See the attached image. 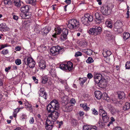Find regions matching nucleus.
<instances>
[{
    "label": "nucleus",
    "mask_w": 130,
    "mask_h": 130,
    "mask_svg": "<svg viewBox=\"0 0 130 130\" xmlns=\"http://www.w3.org/2000/svg\"><path fill=\"white\" fill-rule=\"evenodd\" d=\"M30 7L28 5H26L21 8V13L20 15L22 19H28L30 18L31 16V13L28 11Z\"/></svg>",
    "instance_id": "f257e3e1"
},
{
    "label": "nucleus",
    "mask_w": 130,
    "mask_h": 130,
    "mask_svg": "<svg viewBox=\"0 0 130 130\" xmlns=\"http://www.w3.org/2000/svg\"><path fill=\"white\" fill-rule=\"evenodd\" d=\"M58 102L55 100L52 101L47 107V109L48 112L51 113L55 110H58L59 108Z\"/></svg>",
    "instance_id": "f03ea898"
},
{
    "label": "nucleus",
    "mask_w": 130,
    "mask_h": 130,
    "mask_svg": "<svg viewBox=\"0 0 130 130\" xmlns=\"http://www.w3.org/2000/svg\"><path fill=\"white\" fill-rule=\"evenodd\" d=\"M79 25V23L78 21L72 19L68 21L67 26L70 29L73 30L77 28Z\"/></svg>",
    "instance_id": "7ed1b4c3"
},
{
    "label": "nucleus",
    "mask_w": 130,
    "mask_h": 130,
    "mask_svg": "<svg viewBox=\"0 0 130 130\" xmlns=\"http://www.w3.org/2000/svg\"><path fill=\"white\" fill-rule=\"evenodd\" d=\"M63 48L60 46H57L52 47L50 50L51 55L56 56L59 54H62L63 51Z\"/></svg>",
    "instance_id": "20e7f679"
},
{
    "label": "nucleus",
    "mask_w": 130,
    "mask_h": 130,
    "mask_svg": "<svg viewBox=\"0 0 130 130\" xmlns=\"http://www.w3.org/2000/svg\"><path fill=\"white\" fill-rule=\"evenodd\" d=\"M93 20V17L89 14H85L84 16L81 19V21L83 24L87 26L89 25V23Z\"/></svg>",
    "instance_id": "39448f33"
},
{
    "label": "nucleus",
    "mask_w": 130,
    "mask_h": 130,
    "mask_svg": "<svg viewBox=\"0 0 130 130\" xmlns=\"http://www.w3.org/2000/svg\"><path fill=\"white\" fill-rule=\"evenodd\" d=\"M102 31V28L100 26H94L92 28H90L88 31L90 34L96 36L99 35Z\"/></svg>",
    "instance_id": "423d86ee"
},
{
    "label": "nucleus",
    "mask_w": 130,
    "mask_h": 130,
    "mask_svg": "<svg viewBox=\"0 0 130 130\" xmlns=\"http://www.w3.org/2000/svg\"><path fill=\"white\" fill-rule=\"evenodd\" d=\"M59 67L63 70L70 71L73 69V64L72 62L69 61L66 64L63 63L61 64Z\"/></svg>",
    "instance_id": "0eeeda50"
},
{
    "label": "nucleus",
    "mask_w": 130,
    "mask_h": 130,
    "mask_svg": "<svg viewBox=\"0 0 130 130\" xmlns=\"http://www.w3.org/2000/svg\"><path fill=\"white\" fill-rule=\"evenodd\" d=\"M112 8L108 6L104 5L101 7V11L103 15H109L112 12Z\"/></svg>",
    "instance_id": "6e6552de"
},
{
    "label": "nucleus",
    "mask_w": 130,
    "mask_h": 130,
    "mask_svg": "<svg viewBox=\"0 0 130 130\" xmlns=\"http://www.w3.org/2000/svg\"><path fill=\"white\" fill-rule=\"evenodd\" d=\"M59 116V114L58 112L55 110L48 115V117L51 118L54 121H55L58 118Z\"/></svg>",
    "instance_id": "1a4fd4ad"
},
{
    "label": "nucleus",
    "mask_w": 130,
    "mask_h": 130,
    "mask_svg": "<svg viewBox=\"0 0 130 130\" xmlns=\"http://www.w3.org/2000/svg\"><path fill=\"white\" fill-rule=\"evenodd\" d=\"M62 33L60 37L61 40L64 41L67 38V35L68 34V29L66 28H64L62 30Z\"/></svg>",
    "instance_id": "9d476101"
},
{
    "label": "nucleus",
    "mask_w": 130,
    "mask_h": 130,
    "mask_svg": "<svg viewBox=\"0 0 130 130\" xmlns=\"http://www.w3.org/2000/svg\"><path fill=\"white\" fill-rule=\"evenodd\" d=\"M108 108L112 115L118 113L119 112V111L118 109H116L111 105H108Z\"/></svg>",
    "instance_id": "9b49d317"
},
{
    "label": "nucleus",
    "mask_w": 130,
    "mask_h": 130,
    "mask_svg": "<svg viewBox=\"0 0 130 130\" xmlns=\"http://www.w3.org/2000/svg\"><path fill=\"white\" fill-rule=\"evenodd\" d=\"M96 19L97 20L96 21L97 22V23H100L104 19V17L100 13L96 12L95 14Z\"/></svg>",
    "instance_id": "f8f14e48"
},
{
    "label": "nucleus",
    "mask_w": 130,
    "mask_h": 130,
    "mask_svg": "<svg viewBox=\"0 0 130 130\" xmlns=\"http://www.w3.org/2000/svg\"><path fill=\"white\" fill-rule=\"evenodd\" d=\"M39 96L44 98L45 99H46L47 98V95L45 92L44 88H41L39 91Z\"/></svg>",
    "instance_id": "ddd939ff"
},
{
    "label": "nucleus",
    "mask_w": 130,
    "mask_h": 130,
    "mask_svg": "<svg viewBox=\"0 0 130 130\" xmlns=\"http://www.w3.org/2000/svg\"><path fill=\"white\" fill-rule=\"evenodd\" d=\"M94 78L95 83L98 84L100 81L102 79V76L101 74H98L94 76Z\"/></svg>",
    "instance_id": "4468645a"
},
{
    "label": "nucleus",
    "mask_w": 130,
    "mask_h": 130,
    "mask_svg": "<svg viewBox=\"0 0 130 130\" xmlns=\"http://www.w3.org/2000/svg\"><path fill=\"white\" fill-rule=\"evenodd\" d=\"M122 25V23L120 21H117L114 24L115 29H116L115 30L118 31L121 28Z\"/></svg>",
    "instance_id": "2eb2a0df"
},
{
    "label": "nucleus",
    "mask_w": 130,
    "mask_h": 130,
    "mask_svg": "<svg viewBox=\"0 0 130 130\" xmlns=\"http://www.w3.org/2000/svg\"><path fill=\"white\" fill-rule=\"evenodd\" d=\"M33 59L31 57L25 58L23 60V64L28 66L29 64L34 61Z\"/></svg>",
    "instance_id": "dca6fc26"
},
{
    "label": "nucleus",
    "mask_w": 130,
    "mask_h": 130,
    "mask_svg": "<svg viewBox=\"0 0 130 130\" xmlns=\"http://www.w3.org/2000/svg\"><path fill=\"white\" fill-rule=\"evenodd\" d=\"M107 83L106 80L105 79H102L98 84V85L99 87L101 88H104L106 86Z\"/></svg>",
    "instance_id": "f3484780"
},
{
    "label": "nucleus",
    "mask_w": 130,
    "mask_h": 130,
    "mask_svg": "<svg viewBox=\"0 0 130 130\" xmlns=\"http://www.w3.org/2000/svg\"><path fill=\"white\" fill-rule=\"evenodd\" d=\"M51 27L47 26L43 28L41 30L43 35H46L51 29Z\"/></svg>",
    "instance_id": "a211bd4d"
},
{
    "label": "nucleus",
    "mask_w": 130,
    "mask_h": 130,
    "mask_svg": "<svg viewBox=\"0 0 130 130\" xmlns=\"http://www.w3.org/2000/svg\"><path fill=\"white\" fill-rule=\"evenodd\" d=\"M97 127L95 126H92L90 128L87 125L84 126L83 127V130H97Z\"/></svg>",
    "instance_id": "6ab92c4d"
},
{
    "label": "nucleus",
    "mask_w": 130,
    "mask_h": 130,
    "mask_svg": "<svg viewBox=\"0 0 130 130\" xmlns=\"http://www.w3.org/2000/svg\"><path fill=\"white\" fill-rule=\"evenodd\" d=\"M95 96L96 98L99 100L102 97V93L100 91H97L94 92Z\"/></svg>",
    "instance_id": "aec40b11"
},
{
    "label": "nucleus",
    "mask_w": 130,
    "mask_h": 130,
    "mask_svg": "<svg viewBox=\"0 0 130 130\" xmlns=\"http://www.w3.org/2000/svg\"><path fill=\"white\" fill-rule=\"evenodd\" d=\"M7 26L5 23L0 24V30L2 31H5L7 30Z\"/></svg>",
    "instance_id": "412c9836"
},
{
    "label": "nucleus",
    "mask_w": 130,
    "mask_h": 130,
    "mask_svg": "<svg viewBox=\"0 0 130 130\" xmlns=\"http://www.w3.org/2000/svg\"><path fill=\"white\" fill-rule=\"evenodd\" d=\"M39 66L42 69H44L46 67L45 62L43 60H41L39 62Z\"/></svg>",
    "instance_id": "4be33fe9"
},
{
    "label": "nucleus",
    "mask_w": 130,
    "mask_h": 130,
    "mask_svg": "<svg viewBox=\"0 0 130 130\" xmlns=\"http://www.w3.org/2000/svg\"><path fill=\"white\" fill-rule=\"evenodd\" d=\"M103 99V100L106 101L107 102H109L110 101V98L108 96L107 94L105 93H104L102 94V96Z\"/></svg>",
    "instance_id": "5701e85b"
},
{
    "label": "nucleus",
    "mask_w": 130,
    "mask_h": 130,
    "mask_svg": "<svg viewBox=\"0 0 130 130\" xmlns=\"http://www.w3.org/2000/svg\"><path fill=\"white\" fill-rule=\"evenodd\" d=\"M118 97L120 99H123L125 98V94L123 92L119 91L118 93Z\"/></svg>",
    "instance_id": "b1692460"
},
{
    "label": "nucleus",
    "mask_w": 130,
    "mask_h": 130,
    "mask_svg": "<svg viewBox=\"0 0 130 130\" xmlns=\"http://www.w3.org/2000/svg\"><path fill=\"white\" fill-rule=\"evenodd\" d=\"M50 73L53 77H55L56 76V70L54 69H51L50 72Z\"/></svg>",
    "instance_id": "393cba45"
},
{
    "label": "nucleus",
    "mask_w": 130,
    "mask_h": 130,
    "mask_svg": "<svg viewBox=\"0 0 130 130\" xmlns=\"http://www.w3.org/2000/svg\"><path fill=\"white\" fill-rule=\"evenodd\" d=\"M130 37V34L128 32L124 33L123 35V39L124 40L127 39Z\"/></svg>",
    "instance_id": "a878e982"
},
{
    "label": "nucleus",
    "mask_w": 130,
    "mask_h": 130,
    "mask_svg": "<svg viewBox=\"0 0 130 130\" xmlns=\"http://www.w3.org/2000/svg\"><path fill=\"white\" fill-rule=\"evenodd\" d=\"M130 108V104L127 102L125 103V105L124 106L123 109L124 110H127Z\"/></svg>",
    "instance_id": "bb28decb"
},
{
    "label": "nucleus",
    "mask_w": 130,
    "mask_h": 130,
    "mask_svg": "<svg viewBox=\"0 0 130 130\" xmlns=\"http://www.w3.org/2000/svg\"><path fill=\"white\" fill-rule=\"evenodd\" d=\"M111 54V52L108 50L103 52V54L104 57H106L107 56H110Z\"/></svg>",
    "instance_id": "cd10ccee"
},
{
    "label": "nucleus",
    "mask_w": 130,
    "mask_h": 130,
    "mask_svg": "<svg viewBox=\"0 0 130 130\" xmlns=\"http://www.w3.org/2000/svg\"><path fill=\"white\" fill-rule=\"evenodd\" d=\"M87 78L86 77L83 78H80L79 79L80 84L81 86H82L83 85L84 83H85L87 80Z\"/></svg>",
    "instance_id": "c85d7f7f"
},
{
    "label": "nucleus",
    "mask_w": 130,
    "mask_h": 130,
    "mask_svg": "<svg viewBox=\"0 0 130 130\" xmlns=\"http://www.w3.org/2000/svg\"><path fill=\"white\" fill-rule=\"evenodd\" d=\"M48 80L47 77V76H43L41 78V83L45 84L47 82Z\"/></svg>",
    "instance_id": "c756f323"
},
{
    "label": "nucleus",
    "mask_w": 130,
    "mask_h": 130,
    "mask_svg": "<svg viewBox=\"0 0 130 130\" xmlns=\"http://www.w3.org/2000/svg\"><path fill=\"white\" fill-rule=\"evenodd\" d=\"M54 120L53 121H51L50 120L47 119L46 120L45 125H53L54 124Z\"/></svg>",
    "instance_id": "7c9ffc66"
},
{
    "label": "nucleus",
    "mask_w": 130,
    "mask_h": 130,
    "mask_svg": "<svg viewBox=\"0 0 130 130\" xmlns=\"http://www.w3.org/2000/svg\"><path fill=\"white\" fill-rule=\"evenodd\" d=\"M4 2L5 5H11L12 3L11 0H4Z\"/></svg>",
    "instance_id": "2f4dec72"
},
{
    "label": "nucleus",
    "mask_w": 130,
    "mask_h": 130,
    "mask_svg": "<svg viewBox=\"0 0 130 130\" xmlns=\"http://www.w3.org/2000/svg\"><path fill=\"white\" fill-rule=\"evenodd\" d=\"M20 109V108H17L14 110L13 116L14 117H16L17 116V113L19 111Z\"/></svg>",
    "instance_id": "473e14b6"
},
{
    "label": "nucleus",
    "mask_w": 130,
    "mask_h": 130,
    "mask_svg": "<svg viewBox=\"0 0 130 130\" xmlns=\"http://www.w3.org/2000/svg\"><path fill=\"white\" fill-rule=\"evenodd\" d=\"M106 24L107 27L110 28H111L112 27V25L111 21H106Z\"/></svg>",
    "instance_id": "72a5a7b5"
},
{
    "label": "nucleus",
    "mask_w": 130,
    "mask_h": 130,
    "mask_svg": "<svg viewBox=\"0 0 130 130\" xmlns=\"http://www.w3.org/2000/svg\"><path fill=\"white\" fill-rule=\"evenodd\" d=\"M36 64L35 62L34 61L31 62L30 63L29 65H28V66L30 68H33L35 67V65Z\"/></svg>",
    "instance_id": "f704fd0d"
},
{
    "label": "nucleus",
    "mask_w": 130,
    "mask_h": 130,
    "mask_svg": "<svg viewBox=\"0 0 130 130\" xmlns=\"http://www.w3.org/2000/svg\"><path fill=\"white\" fill-rule=\"evenodd\" d=\"M98 124L99 125V126L101 128L104 127V123L102 122V121L101 120H99L98 123Z\"/></svg>",
    "instance_id": "c9c22d12"
},
{
    "label": "nucleus",
    "mask_w": 130,
    "mask_h": 130,
    "mask_svg": "<svg viewBox=\"0 0 130 130\" xmlns=\"http://www.w3.org/2000/svg\"><path fill=\"white\" fill-rule=\"evenodd\" d=\"M93 61V59L91 57H89L86 60V62L87 63H90L92 62Z\"/></svg>",
    "instance_id": "e433bc0d"
},
{
    "label": "nucleus",
    "mask_w": 130,
    "mask_h": 130,
    "mask_svg": "<svg viewBox=\"0 0 130 130\" xmlns=\"http://www.w3.org/2000/svg\"><path fill=\"white\" fill-rule=\"evenodd\" d=\"M16 6L19 7L21 6V3L20 1H14L13 2Z\"/></svg>",
    "instance_id": "4c0bfd02"
},
{
    "label": "nucleus",
    "mask_w": 130,
    "mask_h": 130,
    "mask_svg": "<svg viewBox=\"0 0 130 130\" xmlns=\"http://www.w3.org/2000/svg\"><path fill=\"white\" fill-rule=\"evenodd\" d=\"M92 50L90 49H87L85 51L86 54L89 55H90L92 54Z\"/></svg>",
    "instance_id": "58836bf2"
},
{
    "label": "nucleus",
    "mask_w": 130,
    "mask_h": 130,
    "mask_svg": "<svg viewBox=\"0 0 130 130\" xmlns=\"http://www.w3.org/2000/svg\"><path fill=\"white\" fill-rule=\"evenodd\" d=\"M53 125H45V128L47 130H51L52 128Z\"/></svg>",
    "instance_id": "ea45409f"
},
{
    "label": "nucleus",
    "mask_w": 130,
    "mask_h": 130,
    "mask_svg": "<svg viewBox=\"0 0 130 130\" xmlns=\"http://www.w3.org/2000/svg\"><path fill=\"white\" fill-rule=\"evenodd\" d=\"M102 119L104 122L106 123L109 121V118L108 116H107L102 118Z\"/></svg>",
    "instance_id": "a19ab883"
},
{
    "label": "nucleus",
    "mask_w": 130,
    "mask_h": 130,
    "mask_svg": "<svg viewBox=\"0 0 130 130\" xmlns=\"http://www.w3.org/2000/svg\"><path fill=\"white\" fill-rule=\"evenodd\" d=\"M27 118V116L26 115L23 114L22 115L21 118L22 121H25Z\"/></svg>",
    "instance_id": "79ce46f5"
},
{
    "label": "nucleus",
    "mask_w": 130,
    "mask_h": 130,
    "mask_svg": "<svg viewBox=\"0 0 130 130\" xmlns=\"http://www.w3.org/2000/svg\"><path fill=\"white\" fill-rule=\"evenodd\" d=\"M106 111L103 109L100 108L99 110V114L101 116L102 115V114L106 113Z\"/></svg>",
    "instance_id": "37998d69"
},
{
    "label": "nucleus",
    "mask_w": 130,
    "mask_h": 130,
    "mask_svg": "<svg viewBox=\"0 0 130 130\" xmlns=\"http://www.w3.org/2000/svg\"><path fill=\"white\" fill-rule=\"evenodd\" d=\"M26 2L30 4H34L36 2L35 0H26Z\"/></svg>",
    "instance_id": "c03bdc74"
},
{
    "label": "nucleus",
    "mask_w": 130,
    "mask_h": 130,
    "mask_svg": "<svg viewBox=\"0 0 130 130\" xmlns=\"http://www.w3.org/2000/svg\"><path fill=\"white\" fill-rule=\"evenodd\" d=\"M55 30L57 34H60L62 31L61 28L59 27H58L57 29Z\"/></svg>",
    "instance_id": "a18cd8bd"
},
{
    "label": "nucleus",
    "mask_w": 130,
    "mask_h": 130,
    "mask_svg": "<svg viewBox=\"0 0 130 130\" xmlns=\"http://www.w3.org/2000/svg\"><path fill=\"white\" fill-rule=\"evenodd\" d=\"M126 68V69H130V63L128 61L126 62L125 64Z\"/></svg>",
    "instance_id": "49530a36"
},
{
    "label": "nucleus",
    "mask_w": 130,
    "mask_h": 130,
    "mask_svg": "<svg viewBox=\"0 0 130 130\" xmlns=\"http://www.w3.org/2000/svg\"><path fill=\"white\" fill-rule=\"evenodd\" d=\"M92 113L93 114L95 115L98 114V112L95 108L92 109Z\"/></svg>",
    "instance_id": "de8ad7c7"
},
{
    "label": "nucleus",
    "mask_w": 130,
    "mask_h": 130,
    "mask_svg": "<svg viewBox=\"0 0 130 130\" xmlns=\"http://www.w3.org/2000/svg\"><path fill=\"white\" fill-rule=\"evenodd\" d=\"M72 125L75 126L77 124V121L76 120L73 119L72 121Z\"/></svg>",
    "instance_id": "09e8293b"
},
{
    "label": "nucleus",
    "mask_w": 130,
    "mask_h": 130,
    "mask_svg": "<svg viewBox=\"0 0 130 130\" xmlns=\"http://www.w3.org/2000/svg\"><path fill=\"white\" fill-rule=\"evenodd\" d=\"M1 53L4 55L8 53V50L7 49H4L3 51L1 52Z\"/></svg>",
    "instance_id": "8fccbe9b"
},
{
    "label": "nucleus",
    "mask_w": 130,
    "mask_h": 130,
    "mask_svg": "<svg viewBox=\"0 0 130 130\" xmlns=\"http://www.w3.org/2000/svg\"><path fill=\"white\" fill-rule=\"evenodd\" d=\"M62 99L63 101H64L66 102H68V97L67 96H63L62 98Z\"/></svg>",
    "instance_id": "3c124183"
},
{
    "label": "nucleus",
    "mask_w": 130,
    "mask_h": 130,
    "mask_svg": "<svg viewBox=\"0 0 130 130\" xmlns=\"http://www.w3.org/2000/svg\"><path fill=\"white\" fill-rule=\"evenodd\" d=\"M15 63L17 65H19L21 63V60L19 59H16L15 61Z\"/></svg>",
    "instance_id": "603ef678"
},
{
    "label": "nucleus",
    "mask_w": 130,
    "mask_h": 130,
    "mask_svg": "<svg viewBox=\"0 0 130 130\" xmlns=\"http://www.w3.org/2000/svg\"><path fill=\"white\" fill-rule=\"evenodd\" d=\"M82 55V54L81 52H78L75 53V57H77L78 56H81Z\"/></svg>",
    "instance_id": "864d4df0"
},
{
    "label": "nucleus",
    "mask_w": 130,
    "mask_h": 130,
    "mask_svg": "<svg viewBox=\"0 0 130 130\" xmlns=\"http://www.w3.org/2000/svg\"><path fill=\"white\" fill-rule=\"evenodd\" d=\"M34 121V118L33 117H31L29 120V122L31 124H33Z\"/></svg>",
    "instance_id": "5fc2aeb1"
},
{
    "label": "nucleus",
    "mask_w": 130,
    "mask_h": 130,
    "mask_svg": "<svg viewBox=\"0 0 130 130\" xmlns=\"http://www.w3.org/2000/svg\"><path fill=\"white\" fill-rule=\"evenodd\" d=\"M43 12L41 10H39L38 11V15L39 16H41L43 13Z\"/></svg>",
    "instance_id": "6e6d98bb"
},
{
    "label": "nucleus",
    "mask_w": 130,
    "mask_h": 130,
    "mask_svg": "<svg viewBox=\"0 0 130 130\" xmlns=\"http://www.w3.org/2000/svg\"><path fill=\"white\" fill-rule=\"evenodd\" d=\"M58 80L59 82L60 83L62 84H64L66 82V80L62 79L60 78H58Z\"/></svg>",
    "instance_id": "4d7b16f0"
},
{
    "label": "nucleus",
    "mask_w": 130,
    "mask_h": 130,
    "mask_svg": "<svg viewBox=\"0 0 130 130\" xmlns=\"http://www.w3.org/2000/svg\"><path fill=\"white\" fill-rule=\"evenodd\" d=\"M32 78L33 79L35 82V83L36 84H37L38 83V80L37 79H36V77L35 76H34L32 77Z\"/></svg>",
    "instance_id": "13d9d810"
},
{
    "label": "nucleus",
    "mask_w": 130,
    "mask_h": 130,
    "mask_svg": "<svg viewBox=\"0 0 130 130\" xmlns=\"http://www.w3.org/2000/svg\"><path fill=\"white\" fill-rule=\"evenodd\" d=\"M87 76L88 78L91 79L93 77V75L89 73L87 74Z\"/></svg>",
    "instance_id": "bf43d9fd"
},
{
    "label": "nucleus",
    "mask_w": 130,
    "mask_h": 130,
    "mask_svg": "<svg viewBox=\"0 0 130 130\" xmlns=\"http://www.w3.org/2000/svg\"><path fill=\"white\" fill-rule=\"evenodd\" d=\"M75 102V100L74 99H71L70 101V103L72 104H74Z\"/></svg>",
    "instance_id": "052dcab7"
},
{
    "label": "nucleus",
    "mask_w": 130,
    "mask_h": 130,
    "mask_svg": "<svg viewBox=\"0 0 130 130\" xmlns=\"http://www.w3.org/2000/svg\"><path fill=\"white\" fill-rule=\"evenodd\" d=\"M83 109L86 111H87L90 108L87 107V104L86 106L84 107Z\"/></svg>",
    "instance_id": "680f3d73"
},
{
    "label": "nucleus",
    "mask_w": 130,
    "mask_h": 130,
    "mask_svg": "<svg viewBox=\"0 0 130 130\" xmlns=\"http://www.w3.org/2000/svg\"><path fill=\"white\" fill-rule=\"evenodd\" d=\"M27 110L30 112H31L32 111V109L31 107H27Z\"/></svg>",
    "instance_id": "e2e57ef3"
},
{
    "label": "nucleus",
    "mask_w": 130,
    "mask_h": 130,
    "mask_svg": "<svg viewBox=\"0 0 130 130\" xmlns=\"http://www.w3.org/2000/svg\"><path fill=\"white\" fill-rule=\"evenodd\" d=\"M114 130H122L121 128L120 127H116L115 128Z\"/></svg>",
    "instance_id": "0e129e2a"
},
{
    "label": "nucleus",
    "mask_w": 130,
    "mask_h": 130,
    "mask_svg": "<svg viewBox=\"0 0 130 130\" xmlns=\"http://www.w3.org/2000/svg\"><path fill=\"white\" fill-rule=\"evenodd\" d=\"M64 2L68 4H70L71 2V0H66Z\"/></svg>",
    "instance_id": "69168bd1"
},
{
    "label": "nucleus",
    "mask_w": 130,
    "mask_h": 130,
    "mask_svg": "<svg viewBox=\"0 0 130 130\" xmlns=\"http://www.w3.org/2000/svg\"><path fill=\"white\" fill-rule=\"evenodd\" d=\"M19 18L16 15H14L13 16V19L16 20H17Z\"/></svg>",
    "instance_id": "338daca9"
},
{
    "label": "nucleus",
    "mask_w": 130,
    "mask_h": 130,
    "mask_svg": "<svg viewBox=\"0 0 130 130\" xmlns=\"http://www.w3.org/2000/svg\"><path fill=\"white\" fill-rule=\"evenodd\" d=\"M101 116H102V118L105 117L107 116H108L107 115V113L106 112L105 113H104L102 114Z\"/></svg>",
    "instance_id": "774afa93"
}]
</instances>
